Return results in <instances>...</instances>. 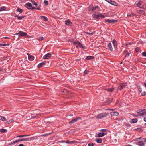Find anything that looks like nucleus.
Listing matches in <instances>:
<instances>
[{
  "mask_svg": "<svg viewBox=\"0 0 146 146\" xmlns=\"http://www.w3.org/2000/svg\"><path fill=\"white\" fill-rule=\"evenodd\" d=\"M34 138L33 137H30L28 138H22L19 139L17 140L18 142H20L22 141H29L34 140Z\"/></svg>",
  "mask_w": 146,
  "mask_h": 146,
  "instance_id": "nucleus-4",
  "label": "nucleus"
},
{
  "mask_svg": "<svg viewBox=\"0 0 146 146\" xmlns=\"http://www.w3.org/2000/svg\"><path fill=\"white\" fill-rule=\"evenodd\" d=\"M28 136L27 135H19L18 136H17L16 137H25Z\"/></svg>",
  "mask_w": 146,
  "mask_h": 146,
  "instance_id": "nucleus-39",
  "label": "nucleus"
},
{
  "mask_svg": "<svg viewBox=\"0 0 146 146\" xmlns=\"http://www.w3.org/2000/svg\"><path fill=\"white\" fill-rule=\"evenodd\" d=\"M19 146H24V145L23 144H20L19 145Z\"/></svg>",
  "mask_w": 146,
  "mask_h": 146,
  "instance_id": "nucleus-61",
  "label": "nucleus"
},
{
  "mask_svg": "<svg viewBox=\"0 0 146 146\" xmlns=\"http://www.w3.org/2000/svg\"><path fill=\"white\" fill-rule=\"evenodd\" d=\"M105 21L109 23H114L117 22V21L114 19H105Z\"/></svg>",
  "mask_w": 146,
  "mask_h": 146,
  "instance_id": "nucleus-7",
  "label": "nucleus"
},
{
  "mask_svg": "<svg viewBox=\"0 0 146 146\" xmlns=\"http://www.w3.org/2000/svg\"><path fill=\"white\" fill-rule=\"evenodd\" d=\"M62 92L66 93L67 92V91L66 89H64L61 91Z\"/></svg>",
  "mask_w": 146,
  "mask_h": 146,
  "instance_id": "nucleus-49",
  "label": "nucleus"
},
{
  "mask_svg": "<svg viewBox=\"0 0 146 146\" xmlns=\"http://www.w3.org/2000/svg\"><path fill=\"white\" fill-rule=\"evenodd\" d=\"M19 33V35H18V36L19 37L20 36L25 37L27 36V34L23 31H20Z\"/></svg>",
  "mask_w": 146,
  "mask_h": 146,
  "instance_id": "nucleus-8",
  "label": "nucleus"
},
{
  "mask_svg": "<svg viewBox=\"0 0 146 146\" xmlns=\"http://www.w3.org/2000/svg\"><path fill=\"white\" fill-rule=\"evenodd\" d=\"M5 39H10V38L7 37H4Z\"/></svg>",
  "mask_w": 146,
  "mask_h": 146,
  "instance_id": "nucleus-62",
  "label": "nucleus"
},
{
  "mask_svg": "<svg viewBox=\"0 0 146 146\" xmlns=\"http://www.w3.org/2000/svg\"><path fill=\"white\" fill-rule=\"evenodd\" d=\"M15 17H17L18 20H21L23 19L25 17H26L25 15L19 16L17 15L15 16Z\"/></svg>",
  "mask_w": 146,
  "mask_h": 146,
  "instance_id": "nucleus-16",
  "label": "nucleus"
},
{
  "mask_svg": "<svg viewBox=\"0 0 146 146\" xmlns=\"http://www.w3.org/2000/svg\"><path fill=\"white\" fill-rule=\"evenodd\" d=\"M99 7L98 6H96L95 7H92V11H94L96 10V9H98Z\"/></svg>",
  "mask_w": 146,
  "mask_h": 146,
  "instance_id": "nucleus-35",
  "label": "nucleus"
},
{
  "mask_svg": "<svg viewBox=\"0 0 146 146\" xmlns=\"http://www.w3.org/2000/svg\"><path fill=\"white\" fill-rule=\"evenodd\" d=\"M34 56H28V59L31 61H32L34 59Z\"/></svg>",
  "mask_w": 146,
  "mask_h": 146,
  "instance_id": "nucleus-29",
  "label": "nucleus"
},
{
  "mask_svg": "<svg viewBox=\"0 0 146 146\" xmlns=\"http://www.w3.org/2000/svg\"><path fill=\"white\" fill-rule=\"evenodd\" d=\"M137 118H134L132 119L131 123H135L137 121Z\"/></svg>",
  "mask_w": 146,
  "mask_h": 146,
  "instance_id": "nucleus-26",
  "label": "nucleus"
},
{
  "mask_svg": "<svg viewBox=\"0 0 146 146\" xmlns=\"http://www.w3.org/2000/svg\"><path fill=\"white\" fill-rule=\"evenodd\" d=\"M44 3L46 5H47L48 4V1H47L46 0H44Z\"/></svg>",
  "mask_w": 146,
  "mask_h": 146,
  "instance_id": "nucleus-47",
  "label": "nucleus"
},
{
  "mask_svg": "<svg viewBox=\"0 0 146 146\" xmlns=\"http://www.w3.org/2000/svg\"><path fill=\"white\" fill-rule=\"evenodd\" d=\"M112 1L111 0H108V3H110L111 4Z\"/></svg>",
  "mask_w": 146,
  "mask_h": 146,
  "instance_id": "nucleus-57",
  "label": "nucleus"
},
{
  "mask_svg": "<svg viewBox=\"0 0 146 146\" xmlns=\"http://www.w3.org/2000/svg\"><path fill=\"white\" fill-rule=\"evenodd\" d=\"M106 129H102L101 130V131L103 132L106 131Z\"/></svg>",
  "mask_w": 146,
  "mask_h": 146,
  "instance_id": "nucleus-55",
  "label": "nucleus"
},
{
  "mask_svg": "<svg viewBox=\"0 0 146 146\" xmlns=\"http://www.w3.org/2000/svg\"><path fill=\"white\" fill-rule=\"evenodd\" d=\"M6 120V118L5 117L0 116V120H1L2 121H4Z\"/></svg>",
  "mask_w": 146,
  "mask_h": 146,
  "instance_id": "nucleus-34",
  "label": "nucleus"
},
{
  "mask_svg": "<svg viewBox=\"0 0 146 146\" xmlns=\"http://www.w3.org/2000/svg\"><path fill=\"white\" fill-rule=\"evenodd\" d=\"M141 139V138L140 137L137 138V139H136V141H140V140Z\"/></svg>",
  "mask_w": 146,
  "mask_h": 146,
  "instance_id": "nucleus-53",
  "label": "nucleus"
},
{
  "mask_svg": "<svg viewBox=\"0 0 146 146\" xmlns=\"http://www.w3.org/2000/svg\"><path fill=\"white\" fill-rule=\"evenodd\" d=\"M36 9L38 10H41V9L40 8V7H37V8H36Z\"/></svg>",
  "mask_w": 146,
  "mask_h": 146,
  "instance_id": "nucleus-56",
  "label": "nucleus"
},
{
  "mask_svg": "<svg viewBox=\"0 0 146 146\" xmlns=\"http://www.w3.org/2000/svg\"><path fill=\"white\" fill-rule=\"evenodd\" d=\"M112 99H109L105 101V103L107 104H109L112 102Z\"/></svg>",
  "mask_w": 146,
  "mask_h": 146,
  "instance_id": "nucleus-23",
  "label": "nucleus"
},
{
  "mask_svg": "<svg viewBox=\"0 0 146 146\" xmlns=\"http://www.w3.org/2000/svg\"><path fill=\"white\" fill-rule=\"evenodd\" d=\"M0 131L1 133H6L7 132V130L5 129H1Z\"/></svg>",
  "mask_w": 146,
  "mask_h": 146,
  "instance_id": "nucleus-31",
  "label": "nucleus"
},
{
  "mask_svg": "<svg viewBox=\"0 0 146 146\" xmlns=\"http://www.w3.org/2000/svg\"><path fill=\"white\" fill-rule=\"evenodd\" d=\"M51 56V54L50 53H48L43 57V58L44 59H48V58H50Z\"/></svg>",
  "mask_w": 146,
  "mask_h": 146,
  "instance_id": "nucleus-12",
  "label": "nucleus"
},
{
  "mask_svg": "<svg viewBox=\"0 0 146 146\" xmlns=\"http://www.w3.org/2000/svg\"><path fill=\"white\" fill-rule=\"evenodd\" d=\"M142 1H139L137 3L136 5L137 7L141 8H142L143 7L142 5Z\"/></svg>",
  "mask_w": 146,
  "mask_h": 146,
  "instance_id": "nucleus-13",
  "label": "nucleus"
},
{
  "mask_svg": "<svg viewBox=\"0 0 146 146\" xmlns=\"http://www.w3.org/2000/svg\"><path fill=\"white\" fill-rule=\"evenodd\" d=\"M9 45V44H2V46H8Z\"/></svg>",
  "mask_w": 146,
  "mask_h": 146,
  "instance_id": "nucleus-54",
  "label": "nucleus"
},
{
  "mask_svg": "<svg viewBox=\"0 0 146 146\" xmlns=\"http://www.w3.org/2000/svg\"><path fill=\"white\" fill-rule=\"evenodd\" d=\"M139 13L142 14H145V11L143 10H140L139 11Z\"/></svg>",
  "mask_w": 146,
  "mask_h": 146,
  "instance_id": "nucleus-44",
  "label": "nucleus"
},
{
  "mask_svg": "<svg viewBox=\"0 0 146 146\" xmlns=\"http://www.w3.org/2000/svg\"><path fill=\"white\" fill-rule=\"evenodd\" d=\"M81 119V118L80 117L76 118V119H72V121H70L69 122V123L70 124H71L72 123H73L74 122H76L78 120H80H80Z\"/></svg>",
  "mask_w": 146,
  "mask_h": 146,
  "instance_id": "nucleus-10",
  "label": "nucleus"
},
{
  "mask_svg": "<svg viewBox=\"0 0 146 146\" xmlns=\"http://www.w3.org/2000/svg\"><path fill=\"white\" fill-rule=\"evenodd\" d=\"M139 50V47H137L135 48V50L136 52H138Z\"/></svg>",
  "mask_w": 146,
  "mask_h": 146,
  "instance_id": "nucleus-52",
  "label": "nucleus"
},
{
  "mask_svg": "<svg viewBox=\"0 0 146 146\" xmlns=\"http://www.w3.org/2000/svg\"><path fill=\"white\" fill-rule=\"evenodd\" d=\"M142 55L144 57H146V52H144L142 53Z\"/></svg>",
  "mask_w": 146,
  "mask_h": 146,
  "instance_id": "nucleus-46",
  "label": "nucleus"
},
{
  "mask_svg": "<svg viewBox=\"0 0 146 146\" xmlns=\"http://www.w3.org/2000/svg\"><path fill=\"white\" fill-rule=\"evenodd\" d=\"M137 88H138L139 91L140 92H141L142 91V88H141V87L140 86H138L137 87Z\"/></svg>",
  "mask_w": 146,
  "mask_h": 146,
  "instance_id": "nucleus-42",
  "label": "nucleus"
},
{
  "mask_svg": "<svg viewBox=\"0 0 146 146\" xmlns=\"http://www.w3.org/2000/svg\"><path fill=\"white\" fill-rule=\"evenodd\" d=\"M36 9V8H35L34 7H31V9Z\"/></svg>",
  "mask_w": 146,
  "mask_h": 146,
  "instance_id": "nucleus-58",
  "label": "nucleus"
},
{
  "mask_svg": "<svg viewBox=\"0 0 146 146\" xmlns=\"http://www.w3.org/2000/svg\"><path fill=\"white\" fill-rule=\"evenodd\" d=\"M65 22L66 25L67 26H69L70 25H71L72 24V23L69 20H66L65 21Z\"/></svg>",
  "mask_w": 146,
  "mask_h": 146,
  "instance_id": "nucleus-17",
  "label": "nucleus"
},
{
  "mask_svg": "<svg viewBox=\"0 0 146 146\" xmlns=\"http://www.w3.org/2000/svg\"><path fill=\"white\" fill-rule=\"evenodd\" d=\"M31 1L33 3V4L37 7H40V5L39 4L36 3L34 0H31Z\"/></svg>",
  "mask_w": 146,
  "mask_h": 146,
  "instance_id": "nucleus-15",
  "label": "nucleus"
},
{
  "mask_svg": "<svg viewBox=\"0 0 146 146\" xmlns=\"http://www.w3.org/2000/svg\"><path fill=\"white\" fill-rule=\"evenodd\" d=\"M127 86V84L126 83L121 84L117 88L118 90H121L124 89L125 87Z\"/></svg>",
  "mask_w": 146,
  "mask_h": 146,
  "instance_id": "nucleus-5",
  "label": "nucleus"
},
{
  "mask_svg": "<svg viewBox=\"0 0 146 146\" xmlns=\"http://www.w3.org/2000/svg\"><path fill=\"white\" fill-rule=\"evenodd\" d=\"M94 58V57L93 56H88L86 57V59L88 60H90L91 59H93Z\"/></svg>",
  "mask_w": 146,
  "mask_h": 146,
  "instance_id": "nucleus-25",
  "label": "nucleus"
},
{
  "mask_svg": "<svg viewBox=\"0 0 146 146\" xmlns=\"http://www.w3.org/2000/svg\"><path fill=\"white\" fill-rule=\"evenodd\" d=\"M41 18H43L44 21H46L47 20V18L45 16H41Z\"/></svg>",
  "mask_w": 146,
  "mask_h": 146,
  "instance_id": "nucleus-33",
  "label": "nucleus"
},
{
  "mask_svg": "<svg viewBox=\"0 0 146 146\" xmlns=\"http://www.w3.org/2000/svg\"><path fill=\"white\" fill-rule=\"evenodd\" d=\"M135 15V14L133 13H131V14H127V16L130 17H133V16Z\"/></svg>",
  "mask_w": 146,
  "mask_h": 146,
  "instance_id": "nucleus-28",
  "label": "nucleus"
},
{
  "mask_svg": "<svg viewBox=\"0 0 146 146\" xmlns=\"http://www.w3.org/2000/svg\"><path fill=\"white\" fill-rule=\"evenodd\" d=\"M146 94V92L144 91L141 93V96H145Z\"/></svg>",
  "mask_w": 146,
  "mask_h": 146,
  "instance_id": "nucleus-45",
  "label": "nucleus"
},
{
  "mask_svg": "<svg viewBox=\"0 0 146 146\" xmlns=\"http://www.w3.org/2000/svg\"><path fill=\"white\" fill-rule=\"evenodd\" d=\"M17 11L21 13L23 12V10L22 9H21L20 8H17Z\"/></svg>",
  "mask_w": 146,
  "mask_h": 146,
  "instance_id": "nucleus-36",
  "label": "nucleus"
},
{
  "mask_svg": "<svg viewBox=\"0 0 146 146\" xmlns=\"http://www.w3.org/2000/svg\"><path fill=\"white\" fill-rule=\"evenodd\" d=\"M114 88L112 87L111 88H109L108 89V91L112 92L114 90Z\"/></svg>",
  "mask_w": 146,
  "mask_h": 146,
  "instance_id": "nucleus-30",
  "label": "nucleus"
},
{
  "mask_svg": "<svg viewBox=\"0 0 146 146\" xmlns=\"http://www.w3.org/2000/svg\"><path fill=\"white\" fill-rule=\"evenodd\" d=\"M5 8L4 7H2L0 8V11L4 10Z\"/></svg>",
  "mask_w": 146,
  "mask_h": 146,
  "instance_id": "nucleus-43",
  "label": "nucleus"
},
{
  "mask_svg": "<svg viewBox=\"0 0 146 146\" xmlns=\"http://www.w3.org/2000/svg\"><path fill=\"white\" fill-rule=\"evenodd\" d=\"M46 64L44 62H42L39 63L37 66L38 68H40L42 66L45 65Z\"/></svg>",
  "mask_w": 146,
  "mask_h": 146,
  "instance_id": "nucleus-18",
  "label": "nucleus"
},
{
  "mask_svg": "<svg viewBox=\"0 0 146 146\" xmlns=\"http://www.w3.org/2000/svg\"><path fill=\"white\" fill-rule=\"evenodd\" d=\"M88 146H94V145L92 143H88Z\"/></svg>",
  "mask_w": 146,
  "mask_h": 146,
  "instance_id": "nucleus-48",
  "label": "nucleus"
},
{
  "mask_svg": "<svg viewBox=\"0 0 146 146\" xmlns=\"http://www.w3.org/2000/svg\"><path fill=\"white\" fill-rule=\"evenodd\" d=\"M111 4L115 6H116L117 5V3H116L113 1H112Z\"/></svg>",
  "mask_w": 146,
  "mask_h": 146,
  "instance_id": "nucleus-41",
  "label": "nucleus"
},
{
  "mask_svg": "<svg viewBox=\"0 0 146 146\" xmlns=\"http://www.w3.org/2000/svg\"><path fill=\"white\" fill-rule=\"evenodd\" d=\"M137 113L139 114V115H137L136 117H137L138 116H142L146 115V110L145 109L139 110L137 111Z\"/></svg>",
  "mask_w": 146,
  "mask_h": 146,
  "instance_id": "nucleus-2",
  "label": "nucleus"
},
{
  "mask_svg": "<svg viewBox=\"0 0 146 146\" xmlns=\"http://www.w3.org/2000/svg\"><path fill=\"white\" fill-rule=\"evenodd\" d=\"M18 142L17 140H16L15 141H13L11 143H9V145H11L13 144H14L15 143H17Z\"/></svg>",
  "mask_w": 146,
  "mask_h": 146,
  "instance_id": "nucleus-38",
  "label": "nucleus"
},
{
  "mask_svg": "<svg viewBox=\"0 0 146 146\" xmlns=\"http://www.w3.org/2000/svg\"><path fill=\"white\" fill-rule=\"evenodd\" d=\"M143 120L145 122H146V116L144 118Z\"/></svg>",
  "mask_w": 146,
  "mask_h": 146,
  "instance_id": "nucleus-59",
  "label": "nucleus"
},
{
  "mask_svg": "<svg viewBox=\"0 0 146 146\" xmlns=\"http://www.w3.org/2000/svg\"><path fill=\"white\" fill-rule=\"evenodd\" d=\"M85 33L87 35L90 34V35H92L94 33H93V32H92V33L86 32Z\"/></svg>",
  "mask_w": 146,
  "mask_h": 146,
  "instance_id": "nucleus-50",
  "label": "nucleus"
},
{
  "mask_svg": "<svg viewBox=\"0 0 146 146\" xmlns=\"http://www.w3.org/2000/svg\"><path fill=\"white\" fill-rule=\"evenodd\" d=\"M146 141V140L145 139L143 138L142 140L139 141L138 142L137 145H138L139 146H142L144 145V143H143V142H145Z\"/></svg>",
  "mask_w": 146,
  "mask_h": 146,
  "instance_id": "nucleus-9",
  "label": "nucleus"
},
{
  "mask_svg": "<svg viewBox=\"0 0 146 146\" xmlns=\"http://www.w3.org/2000/svg\"><path fill=\"white\" fill-rule=\"evenodd\" d=\"M111 116H118L119 115V113L116 112H112L111 113Z\"/></svg>",
  "mask_w": 146,
  "mask_h": 146,
  "instance_id": "nucleus-19",
  "label": "nucleus"
},
{
  "mask_svg": "<svg viewBox=\"0 0 146 146\" xmlns=\"http://www.w3.org/2000/svg\"><path fill=\"white\" fill-rule=\"evenodd\" d=\"M89 72V71L88 70H86L84 72V74L85 75H87L88 74Z\"/></svg>",
  "mask_w": 146,
  "mask_h": 146,
  "instance_id": "nucleus-37",
  "label": "nucleus"
},
{
  "mask_svg": "<svg viewBox=\"0 0 146 146\" xmlns=\"http://www.w3.org/2000/svg\"><path fill=\"white\" fill-rule=\"evenodd\" d=\"M109 114L108 113H103L98 115L96 117V118L98 119H100L102 118L106 117Z\"/></svg>",
  "mask_w": 146,
  "mask_h": 146,
  "instance_id": "nucleus-3",
  "label": "nucleus"
},
{
  "mask_svg": "<svg viewBox=\"0 0 146 146\" xmlns=\"http://www.w3.org/2000/svg\"><path fill=\"white\" fill-rule=\"evenodd\" d=\"M108 47L109 48L110 50L111 51H112L113 50V49L112 47V44L111 43H110L108 44Z\"/></svg>",
  "mask_w": 146,
  "mask_h": 146,
  "instance_id": "nucleus-20",
  "label": "nucleus"
},
{
  "mask_svg": "<svg viewBox=\"0 0 146 146\" xmlns=\"http://www.w3.org/2000/svg\"><path fill=\"white\" fill-rule=\"evenodd\" d=\"M74 44L76 45V47L78 48L79 47L82 48L83 49H86V48L85 46H84L82 45L80 42L77 41L74 42Z\"/></svg>",
  "mask_w": 146,
  "mask_h": 146,
  "instance_id": "nucleus-1",
  "label": "nucleus"
},
{
  "mask_svg": "<svg viewBox=\"0 0 146 146\" xmlns=\"http://www.w3.org/2000/svg\"><path fill=\"white\" fill-rule=\"evenodd\" d=\"M96 141L98 143H101L102 142V140L101 139H96Z\"/></svg>",
  "mask_w": 146,
  "mask_h": 146,
  "instance_id": "nucleus-27",
  "label": "nucleus"
},
{
  "mask_svg": "<svg viewBox=\"0 0 146 146\" xmlns=\"http://www.w3.org/2000/svg\"><path fill=\"white\" fill-rule=\"evenodd\" d=\"M13 121V120L12 119H11L9 121L7 122V124H9L12 123Z\"/></svg>",
  "mask_w": 146,
  "mask_h": 146,
  "instance_id": "nucleus-40",
  "label": "nucleus"
},
{
  "mask_svg": "<svg viewBox=\"0 0 146 146\" xmlns=\"http://www.w3.org/2000/svg\"><path fill=\"white\" fill-rule=\"evenodd\" d=\"M37 116L36 114H33L32 115L31 119H35L36 117Z\"/></svg>",
  "mask_w": 146,
  "mask_h": 146,
  "instance_id": "nucleus-32",
  "label": "nucleus"
},
{
  "mask_svg": "<svg viewBox=\"0 0 146 146\" xmlns=\"http://www.w3.org/2000/svg\"><path fill=\"white\" fill-rule=\"evenodd\" d=\"M105 135V134L104 132H100L98 134V136L99 137H102Z\"/></svg>",
  "mask_w": 146,
  "mask_h": 146,
  "instance_id": "nucleus-24",
  "label": "nucleus"
},
{
  "mask_svg": "<svg viewBox=\"0 0 146 146\" xmlns=\"http://www.w3.org/2000/svg\"><path fill=\"white\" fill-rule=\"evenodd\" d=\"M94 17L95 18L98 19L104 18L105 16L100 14L95 13L94 15Z\"/></svg>",
  "mask_w": 146,
  "mask_h": 146,
  "instance_id": "nucleus-6",
  "label": "nucleus"
},
{
  "mask_svg": "<svg viewBox=\"0 0 146 146\" xmlns=\"http://www.w3.org/2000/svg\"><path fill=\"white\" fill-rule=\"evenodd\" d=\"M124 54L125 55V57H128L130 53L127 51H124L123 52Z\"/></svg>",
  "mask_w": 146,
  "mask_h": 146,
  "instance_id": "nucleus-21",
  "label": "nucleus"
},
{
  "mask_svg": "<svg viewBox=\"0 0 146 146\" xmlns=\"http://www.w3.org/2000/svg\"><path fill=\"white\" fill-rule=\"evenodd\" d=\"M44 39V38L43 37H39L38 40H42Z\"/></svg>",
  "mask_w": 146,
  "mask_h": 146,
  "instance_id": "nucleus-51",
  "label": "nucleus"
},
{
  "mask_svg": "<svg viewBox=\"0 0 146 146\" xmlns=\"http://www.w3.org/2000/svg\"><path fill=\"white\" fill-rule=\"evenodd\" d=\"M66 143L67 144H74V143H76V141H70L68 140L66 141Z\"/></svg>",
  "mask_w": 146,
  "mask_h": 146,
  "instance_id": "nucleus-14",
  "label": "nucleus"
},
{
  "mask_svg": "<svg viewBox=\"0 0 146 146\" xmlns=\"http://www.w3.org/2000/svg\"><path fill=\"white\" fill-rule=\"evenodd\" d=\"M106 110H113V109H106Z\"/></svg>",
  "mask_w": 146,
  "mask_h": 146,
  "instance_id": "nucleus-60",
  "label": "nucleus"
},
{
  "mask_svg": "<svg viewBox=\"0 0 146 146\" xmlns=\"http://www.w3.org/2000/svg\"><path fill=\"white\" fill-rule=\"evenodd\" d=\"M15 35H19V32L18 33H15Z\"/></svg>",
  "mask_w": 146,
  "mask_h": 146,
  "instance_id": "nucleus-63",
  "label": "nucleus"
},
{
  "mask_svg": "<svg viewBox=\"0 0 146 146\" xmlns=\"http://www.w3.org/2000/svg\"><path fill=\"white\" fill-rule=\"evenodd\" d=\"M25 7L28 9H31V8L32 7V5L30 3L28 2L25 5Z\"/></svg>",
  "mask_w": 146,
  "mask_h": 146,
  "instance_id": "nucleus-11",
  "label": "nucleus"
},
{
  "mask_svg": "<svg viewBox=\"0 0 146 146\" xmlns=\"http://www.w3.org/2000/svg\"><path fill=\"white\" fill-rule=\"evenodd\" d=\"M144 85L146 87V82L144 83Z\"/></svg>",
  "mask_w": 146,
  "mask_h": 146,
  "instance_id": "nucleus-64",
  "label": "nucleus"
},
{
  "mask_svg": "<svg viewBox=\"0 0 146 146\" xmlns=\"http://www.w3.org/2000/svg\"><path fill=\"white\" fill-rule=\"evenodd\" d=\"M112 43L114 47L116 46L117 45V42L115 39H113L112 41Z\"/></svg>",
  "mask_w": 146,
  "mask_h": 146,
  "instance_id": "nucleus-22",
  "label": "nucleus"
}]
</instances>
